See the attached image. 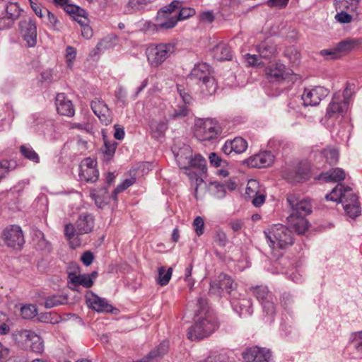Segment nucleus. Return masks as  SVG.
<instances>
[{
  "label": "nucleus",
  "mask_w": 362,
  "mask_h": 362,
  "mask_svg": "<svg viewBox=\"0 0 362 362\" xmlns=\"http://www.w3.org/2000/svg\"><path fill=\"white\" fill-rule=\"evenodd\" d=\"M148 4L146 0H129L124 8L125 13H132L146 8Z\"/></svg>",
  "instance_id": "4c0bfd02"
},
{
  "label": "nucleus",
  "mask_w": 362,
  "mask_h": 362,
  "mask_svg": "<svg viewBox=\"0 0 362 362\" xmlns=\"http://www.w3.org/2000/svg\"><path fill=\"white\" fill-rule=\"evenodd\" d=\"M343 207L346 214L351 218H356L361 214V208L358 202L346 203V201H344Z\"/></svg>",
  "instance_id": "a18cd8bd"
},
{
  "label": "nucleus",
  "mask_w": 362,
  "mask_h": 362,
  "mask_svg": "<svg viewBox=\"0 0 362 362\" xmlns=\"http://www.w3.org/2000/svg\"><path fill=\"white\" fill-rule=\"evenodd\" d=\"M294 300L292 296L289 293H284L281 296V303L282 306L287 309L293 303Z\"/></svg>",
  "instance_id": "774afa93"
},
{
  "label": "nucleus",
  "mask_w": 362,
  "mask_h": 362,
  "mask_svg": "<svg viewBox=\"0 0 362 362\" xmlns=\"http://www.w3.org/2000/svg\"><path fill=\"white\" fill-rule=\"evenodd\" d=\"M245 194L248 198L252 199V204L256 207L262 206L265 202V190L256 180H250L248 181Z\"/></svg>",
  "instance_id": "a211bd4d"
},
{
  "label": "nucleus",
  "mask_w": 362,
  "mask_h": 362,
  "mask_svg": "<svg viewBox=\"0 0 362 362\" xmlns=\"http://www.w3.org/2000/svg\"><path fill=\"white\" fill-rule=\"evenodd\" d=\"M218 279L222 291H226L229 294V297L231 296V293L234 291H238L237 290V284L234 282L233 279L230 276L221 273L218 275Z\"/></svg>",
  "instance_id": "c85d7f7f"
},
{
  "label": "nucleus",
  "mask_w": 362,
  "mask_h": 362,
  "mask_svg": "<svg viewBox=\"0 0 362 362\" xmlns=\"http://www.w3.org/2000/svg\"><path fill=\"white\" fill-rule=\"evenodd\" d=\"M209 191L217 199H223L226 193L225 185L216 181L210 183Z\"/></svg>",
  "instance_id": "c03bdc74"
},
{
  "label": "nucleus",
  "mask_w": 362,
  "mask_h": 362,
  "mask_svg": "<svg viewBox=\"0 0 362 362\" xmlns=\"http://www.w3.org/2000/svg\"><path fill=\"white\" fill-rule=\"evenodd\" d=\"M55 105L57 112L64 116L72 117L74 115V108L71 100H69L63 93L56 96Z\"/></svg>",
  "instance_id": "5701e85b"
},
{
  "label": "nucleus",
  "mask_w": 362,
  "mask_h": 362,
  "mask_svg": "<svg viewBox=\"0 0 362 362\" xmlns=\"http://www.w3.org/2000/svg\"><path fill=\"white\" fill-rule=\"evenodd\" d=\"M223 135L219 122L214 119H199L194 125V136L202 141H214Z\"/></svg>",
  "instance_id": "39448f33"
},
{
  "label": "nucleus",
  "mask_w": 362,
  "mask_h": 362,
  "mask_svg": "<svg viewBox=\"0 0 362 362\" xmlns=\"http://www.w3.org/2000/svg\"><path fill=\"white\" fill-rule=\"evenodd\" d=\"M87 13L83 16H76V21L81 25V35L86 39H90L93 35L92 28L88 25V19L86 16Z\"/></svg>",
  "instance_id": "37998d69"
},
{
  "label": "nucleus",
  "mask_w": 362,
  "mask_h": 362,
  "mask_svg": "<svg viewBox=\"0 0 362 362\" xmlns=\"http://www.w3.org/2000/svg\"><path fill=\"white\" fill-rule=\"evenodd\" d=\"M341 204L344 205V201H346V203H354L358 202V197L355 194L352 190V189L349 187H345L343 185V189L341 190Z\"/></svg>",
  "instance_id": "3c124183"
},
{
  "label": "nucleus",
  "mask_w": 362,
  "mask_h": 362,
  "mask_svg": "<svg viewBox=\"0 0 362 362\" xmlns=\"http://www.w3.org/2000/svg\"><path fill=\"white\" fill-rule=\"evenodd\" d=\"M177 89L180 98H182V104L186 105H189L192 100V96L180 85L177 86Z\"/></svg>",
  "instance_id": "680f3d73"
},
{
  "label": "nucleus",
  "mask_w": 362,
  "mask_h": 362,
  "mask_svg": "<svg viewBox=\"0 0 362 362\" xmlns=\"http://www.w3.org/2000/svg\"><path fill=\"white\" fill-rule=\"evenodd\" d=\"M213 57L217 61H225L232 59V52L229 46L224 43L220 42L212 49Z\"/></svg>",
  "instance_id": "a878e982"
},
{
  "label": "nucleus",
  "mask_w": 362,
  "mask_h": 362,
  "mask_svg": "<svg viewBox=\"0 0 362 362\" xmlns=\"http://www.w3.org/2000/svg\"><path fill=\"white\" fill-rule=\"evenodd\" d=\"M329 94V90L322 86H315L312 88H305L301 95L304 106H315Z\"/></svg>",
  "instance_id": "2eb2a0df"
},
{
  "label": "nucleus",
  "mask_w": 362,
  "mask_h": 362,
  "mask_svg": "<svg viewBox=\"0 0 362 362\" xmlns=\"http://www.w3.org/2000/svg\"><path fill=\"white\" fill-rule=\"evenodd\" d=\"M37 314V309L35 305H25L21 308V315L23 319H32Z\"/></svg>",
  "instance_id": "8fccbe9b"
},
{
  "label": "nucleus",
  "mask_w": 362,
  "mask_h": 362,
  "mask_svg": "<svg viewBox=\"0 0 362 362\" xmlns=\"http://www.w3.org/2000/svg\"><path fill=\"white\" fill-rule=\"evenodd\" d=\"M350 339L357 356L362 357V331L352 333Z\"/></svg>",
  "instance_id": "de8ad7c7"
},
{
  "label": "nucleus",
  "mask_w": 362,
  "mask_h": 362,
  "mask_svg": "<svg viewBox=\"0 0 362 362\" xmlns=\"http://www.w3.org/2000/svg\"><path fill=\"white\" fill-rule=\"evenodd\" d=\"M192 154V151L188 146L179 150L175 155V158L180 168L187 170V164L189 163Z\"/></svg>",
  "instance_id": "2f4dec72"
},
{
  "label": "nucleus",
  "mask_w": 362,
  "mask_h": 362,
  "mask_svg": "<svg viewBox=\"0 0 362 362\" xmlns=\"http://www.w3.org/2000/svg\"><path fill=\"white\" fill-rule=\"evenodd\" d=\"M175 51L173 43H153L146 49L147 62L151 68L161 66Z\"/></svg>",
  "instance_id": "0eeeda50"
},
{
  "label": "nucleus",
  "mask_w": 362,
  "mask_h": 362,
  "mask_svg": "<svg viewBox=\"0 0 362 362\" xmlns=\"http://www.w3.org/2000/svg\"><path fill=\"white\" fill-rule=\"evenodd\" d=\"M222 292L223 291L221 289V286L218 281V279L210 284V288L209 291V293L210 295H214L220 297L221 296Z\"/></svg>",
  "instance_id": "0e129e2a"
},
{
  "label": "nucleus",
  "mask_w": 362,
  "mask_h": 362,
  "mask_svg": "<svg viewBox=\"0 0 362 362\" xmlns=\"http://www.w3.org/2000/svg\"><path fill=\"white\" fill-rule=\"evenodd\" d=\"M94 217L88 213H82L76 220L75 225L67 223L64 226V235L69 241L70 246L75 249L81 244L80 235L88 234L93 230Z\"/></svg>",
  "instance_id": "7ed1b4c3"
},
{
  "label": "nucleus",
  "mask_w": 362,
  "mask_h": 362,
  "mask_svg": "<svg viewBox=\"0 0 362 362\" xmlns=\"http://www.w3.org/2000/svg\"><path fill=\"white\" fill-rule=\"evenodd\" d=\"M271 352L266 349L253 346L243 353L244 362H270Z\"/></svg>",
  "instance_id": "aec40b11"
},
{
  "label": "nucleus",
  "mask_w": 362,
  "mask_h": 362,
  "mask_svg": "<svg viewBox=\"0 0 362 362\" xmlns=\"http://www.w3.org/2000/svg\"><path fill=\"white\" fill-rule=\"evenodd\" d=\"M287 202L291 209V213L289 215L291 218L298 217H305L312 211V206L309 200L303 199H299L295 194H288L287 196Z\"/></svg>",
  "instance_id": "ddd939ff"
},
{
  "label": "nucleus",
  "mask_w": 362,
  "mask_h": 362,
  "mask_svg": "<svg viewBox=\"0 0 362 362\" xmlns=\"http://www.w3.org/2000/svg\"><path fill=\"white\" fill-rule=\"evenodd\" d=\"M229 300L233 309L239 316H250L252 314L253 310L250 298H241L239 291L232 293L231 296L229 297Z\"/></svg>",
  "instance_id": "dca6fc26"
},
{
  "label": "nucleus",
  "mask_w": 362,
  "mask_h": 362,
  "mask_svg": "<svg viewBox=\"0 0 362 362\" xmlns=\"http://www.w3.org/2000/svg\"><path fill=\"white\" fill-rule=\"evenodd\" d=\"M20 152L26 159L35 163H40V156L29 144H23L20 146Z\"/></svg>",
  "instance_id": "ea45409f"
},
{
  "label": "nucleus",
  "mask_w": 362,
  "mask_h": 362,
  "mask_svg": "<svg viewBox=\"0 0 362 362\" xmlns=\"http://www.w3.org/2000/svg\"><path fill=\"white\" fill-rule=\"evenodd\" d=\"M210 75L209 66L206 63L198 64L191 71L189 77L197 83L206 79Z\"/></svg>",
  "instance_id": "bb28decb"
},
{
  "label": "nucleus",
  "mask_w": 362,
  "mask_h": 362,
  "mask_svg": "<svg viewBox=\"0 0 362 362\" xmlns=\"http://www.w3.org/2000/svg\"><path fill=\"white\" fill-rule=\"evenodd\" d=\"M320 55L326 59H339V54H338L337 49L334 46L329 49H322L320 51Z\"/></svg>",
  "instance_id": "4d7b16f0"
},
{
  "label": "nucleus",
  "mask_w": 362,
  "mask_h": 362,
  "mask_svg": "<svg viewBox=\"0 0 362 362\" xmlns=\"http://www.w3.org/2000/svg\"><path fill=\"white\" fill-rule=\"evenodd\" d=\"M5 244L15 250H20L25 243L24 236L21 228L16 225H11L6 228L3 233Z\"/></svg>",
  "instance_id": "4468645a"
},
{
  "label": "nucleus",
  "mask_w": 362,
  "mask_h": 362,
  "mask_svg": "<svg viewBox=\"0 0 362 362\" xmlns=\"http://www.w3.org/2000/svg\"><path fill=\"white\" fill-rule=\"evenodd\" d=\"M189 112L187 105L179 103L175 107H173V109L169 111L168 116L170 119H177L187 116Z\"/></svg>",
  "instance_id": "e433bc0d"
},
{
  "label": "nucleus",
  "mask_w": 362,
  "mask_h": 362,
  "mask_svg": "<svg viewBox=\"0 0 362 362\" xmlns=\"http://www.w3.org/2000/svg\"><path fill=\"white\" fill-rule=\"evenodd\" d=\"M350 95L348 88H346L342 93H335L327 108L326 115L329 118L337 117L339 115L343 116L349 109Z\"/></svg>",
  "instance_id": "1a4fd4ad"
},
{
  "label": "nucleus",
  "mask_w": 362,
  "mask_h": 362,
  "mask_svg": "<svg viewBox=\"0 0 362 362\" xmlns=\"http://www.w3.org/2000/svg\"><path fill=\"white\" fill-rule=\"evenodd\" d=\"M86 300L90 307L98 313H109L112 310V305L105 298L98 296L93 292H90V296L87 297Z\"/></svg>",
  "instance_id": "b1692460"
},
{
  "label": "nucleus",
  "mask_w": 362,
  "mask_h": 362,
  "mask_svg": "<svg viewBox=\"0 0 362 362\" xmlns=\"http://www.w3.org/2000/svg\"><path fill=\"white\" fill-rule=\"evenodd\" d=\"M343 189V185L338 184L329 194H326L325 199L329 201L339 202L341 203V190Z\"/></svg>",
  "instance_id": "603ef678"
},
{
  "label": "nucleus",
  "mask_w": 362,
  "mask_h": 362,
  "mask_svg": "<svg viewBox=\"0 0 362 362\" xmlns=\"http://www.w3.org/2000/svg\"><path fill=\"white\" fill-rule=\"evenodd\" d=\"M17 339L23 342L30 350L37 354H42L44 351V342L40 336L29 329H21L16 332Z\"/></svg>",
  "instance_id": "9b49d317"
},
{
  "label": "nucleus",
  "mask_w": 362,
  "mask_h": 362,
  "mask_svg": "<svg viewBox=\"0 0 362 362\" xmlns=\"http://www.w3.org/2000/svg\"><path fill=\"white\" fill-rule=\"evenodd\" d=\"M19 30L28 47H33L36 45L37 26L32 18L21 20L19 22Z\"/></svg>",
  "instance_id": "f3484780"
},
{
  "label": "nucleus",
  "mask_w": 362,
  "mask_h": 362,
  "mask_svg": "<svg viewBox=\"0 0 362 362\" xmlns=\"http://www.w3.org/2000/svg\"><path fill=\"white\" fill-rule=\"evenodd\" d=\"M195 13L194 8L186 6L182 1L174 0L158 11L157 25L160 29H171L178 21H185L193 16Z\"/></svg>",
  "instance_id": "f03ea898"
},
{
  "label": "nucleus",
  "mask_w": 362,
  "mask_h": 362,
  "mask_svg": "<svg viewBox=\"0 0 362 362\" xmlns=\"http://www.w3.org/2000/svg\"><path fill=\"white\" fill-rule=\"evenodd\" d=\"M247 148V142L242 137L238 136L233 140H227L221 148L222 152L230 156L233 153L240 154L246 151Z\"/></svg>",
  "instance_id": "4be33fe9"
},
{
  "label": "nucleus",
  "mask_w": 362,
  "mask_h": 362,
  "mask_svg": "<svg viewBox=\"0 0 362 362\" xmlns=\"http://www.w3.org/2000/svg\"><path fill=\"white\" fill-rule=\"evenodd\" d=\"M339 12L335 15V20L340 23H349L352 21V16L348 13V11L338 10Z\"/></svg>",
  "instance_id": "bf43d9fd"
},
{
  "label": "nucleus",
  "mask_w": 362,
  "mask_h": 362,
  "mask_svg": "<svg viewBox=\"0 0 362 362\" xmlns=\"http://www.w3.org/2000/svg\"><path fill=\"white\" fill-rule=\"evenodd\" d=\"M78 175L81 180L87 182H95L98 178L99 172L97 169L80 168Z\"/></svg>",
  "instance_id": "58836bf2"
},
{
  "label": "nucleus",
  "mask_w": 362,
  "mask_h": 362,
  "mask_svg": "<svg viewBox=\"0 0 362 362\" xmlns=\"http://www.w3.org/2000/svg\"><path fill=\"white\" fill-rule=\"evenodd\" d=\"M185 170L192 185L194 187V196L198 199V188L204 183L203 176L207 170L206 159L200 154H197L194 157L192 155L187 164V170Z\"/></svg>",
  "instance_id": "423d86ee"
},
{
  "label": "nucleus",
  "mask_w": 362,
  "mask_h": 362,
  "mask_svg": "<svg viewBox=\"0 0 362 362\" xmlns=\"http://www.w3.org/2000/svg\"><path fill=\"white\" fill-rule=\"evenodd\" d=\"M44 12L47 13V20L49 21V26L54 30L58 29L59 21L57 17L47 8H44Z\"/></svg>",
  "instance_id": "052dcab7"
},
{
  "label": "nucleus",
  "mask_w": 362,
  "mask_h": 362,
  "mask_svg": "<svg viewBox=\"0 0 362 362\" xmlns=\"http://www.w3.org/2000/svg\"><path fill=\"white\" fill-rule=\"evenodd\" d=\"M287 219L298 234H303L309 228V223L305 217L296 216L291 220V216H288Z\"/></svg>",
  "instance_id": "f704fd0d"
},
{
  "label": "nucleus",
  "mask_w": 362,
  "mask_h": 362,
  "mask_svg": "<svg viewBox=\"0 0 362 362\" xmlns=\"http://www.w3.org/2000/svg\"><path fill=\"white\" fill-rule=\"evenodd\" d=\"M69 283L71 284L74 286H83L85 288H90L93 281L92 277L88 274L76 275L75 274L70 273L69 274Z\"/></svg>",
  "instance_id": "cd10ccee"
},
{
  "label": "nucleus",
  "mask_w": 362,
  "mask_h": 362,
  "mask_svg": "<svg viewBox=\"0 0 362 362\" xmlns=\"http://www.w3.org/2000/svg\"><path fill=\"white\" fill-rule=\"evenodd\" d=\"M358 45L357 42L353 39H346L338 42L334 47L337 49L340 58L352 51Z\"/></svg>",
  "instance_id": "72a5a7b5"
},
{
  "label": "nucleus",
  "mask_w": 362,
  "mask_h": 362,
  "mask_svg": "<svg viewBox=\"0 0 362 362\" xmlns=\"http://www.w3.org/2000/svg\"><path fill=\"white\" fill-rule=\"evenodd\" d=\"M245 63L249 66H255L261 64L259 59L256 54H246L244 56Z\"/></svg>",
  "instance_id": "69168bd1"
},
{
  "label": "nucleus",
  "mask_w": 362,
  "mask_h": 362,
  "mask_svg": "<svg viewBox=\"0 0 362 362\" xmlns=\"http://www.w3.org/2000/svg\"><path fill=\"white\" fill-rule=\"evenodd\" d=\"M53 3L74 18L75 16H83L86 14V11L83 8L71 4L70 0H53Z\"/></svg>",
  "instance_id": "393cba45"
},
{
  "label": "nucleus",
  "mask_w": 362,
  "mask_h": 362,
  "mask_svg": "<svg viewBox=\"0 0 362 362\" xmlns=\"http://www.w3.org/2000/svg\"><path fill=\"white\" fill-rule=\"evenodd\" d=\"M198 313L200 317L192 325L187 333L191 340H199L209 337L218 327L219 324L216 313L209 306L204 298L197 300Z\"/></svg>",
  "instance_id": "f257e3e1"
},
{
  "label": "nucleus",
  "mask_w": 362,
  "mask_h": 362,
  "mask_svg": "<svg viewBox=\"0 0 362 362\" xmlns=\"http://www.w3.org/2000/svg\"><path fill=\"white\" fill-rule=\"evenodd\" d=\"M334 7L337 11L343 10L348 12L355 11L357 6L350 0H335Z\"/></svg>",
  "instance_id": "09e8293b"
},
{
  "label": "nucleus",
  "mask_w": 362,
  "mask_h": 362,
  "mask_svg": "<svg viewBox=\"0 0 362 362\" xmlns=\"http://www.w3.org/2000/svg\"><path fill=\"white\" fill-rule=\"evenodd\" d=\"M264 234L272 250L285 249L293 243L292 231L282 224L273 225Z\"/></svg>",
  "instance_id": "20e7f679"
},
{
  "label": "nucleus",
  "mask_w": 362,
  "mask_h": 362,
  "mask_svg": "<svg viewBox=\"0 0 362 362\" xmlns=\"http://www.w3.org/2000/svg\"><path fill=\"white\" fill-rule=\"evenodd\" d=\"M168 349V342L163 341L156 349L151 351L147 356V358H154L164 355Z\"/></svg>",
  "instance_id": "864d4df0"
},
{
  "label": "nucleus",
  "mask_w": 362,
  "mask_h": 362,
  "mask_svg": "<svg viewBox=\"0 0 362 362\" xmlns=\"http://www.w3.org/2000/svg\"><path fill=\"white\" fill-rule=\"evenodd\" d=\"M90 107L103 124L109 125L112 123V112L103 100L96 98L91 102Z\"/></svg>",
  "instance_id": "6ab92c4d"
},
{
  "label": "nucleus",
  "mask_w": 362,
  "mask_h": 362,
  "mask_svg": "<svg viewBox=\"0 0 362 362\" xmlns=\"http://www.w3.org/2000/svg\"><path fill=\"white\" fill-rule=\"evenodd\" d=\"M310 177V166L306 163H300L296 172V179L298 182L308 180Z\"/></svg>",
  "instance_id": "a19ab883"
},
{
  "label": "nucleus",
  "mask_w": 362,
  "mask_h": 362,
  "mask_svg": "<svg viewBox=\"0 0 362 362\" xmlns=\"http://www.w3.org/2000/svg\"><path fill=\"white\" fill-rule=\"evenodd\" d=\"M5 11L0 17V30L11 28L21 16L22 9L18 2L7 1Z\"/></svg>",
  "instance_id": "f8f14e48"
},
{
  "label": "nucleus",
  "mask_w": 362,
  "mask_h": 362,
  "mask_svg": "<svg viewBox=\"0 0 362 362\" xmlns=\"http://www.w3.org/2000/svg\"><path fill=\"white\" fill-rule=\"evenodd\" d=\"M254 293L261 303L263 312L267 316V321L272 322L276 313L275 298L266 286H258L255 288Z\"/></svg>",
  "instance_id": "9d476101"
},
{
  "label": "nucleus",
  "mask_w": 362,
  "mask_h": 362,
  "mask_svg": "<svg viewBox=\"0 0 362 362\" xmlns=\"http://www.w3.org/2000/svg\"><path fill=\"white\" fill-rule=\"evenodd\" d=\"M211 165L214 167H220L223 163H226L216 153H211L209 156Z\"/></svg>",
  "instance_id": "338daca9"
},
{
  "label": "nucleus",
  "mask_w": 362,
  "mask_h": 362,
  "mask_svg": "<svg viewBox=\"0 0 362 362\" xmlns=\"http://www.w3.org/2000/svg\"><path fill=\"white\" fill-rule=\"evenodd\" d=\"M320 156L323 157L329 165H335L339 159V153L333 148H325L320 152Z\"/></svg>",
  "instance_id": "79ce46f5"
},
{
  "label": "nucleus",
  "mask_w": 362,
  "mask_h": 362,
  "mask_svg": "<svg viewBox=\"0 0 362 362\" xmlns=\"http://www.w3.org/2000/svg\"><path fill=\"white\" fill-rule=\"evenodd\" d=\"M257 51L260 57L269 59L276 54V47L270 41H264L257 46Z\"/></svg>",
  "instance_id": "7c9ffc66"
},
{
  "label": "nucleus",
  "mask_w": 362,
  "mask_h": 362,
  "mask_svg": "<svg viewBox=\"0 0 362 362\" xmlns=\"http://www.w3.org/2000/svg\"><path fill=\"white\" fill-rule=\"evenodd\" d=\"M76 56V50L74 47L67 46L66 49V60L67 63V66L70 69L73 66L74 61L75 60Z\"/></svg>",
  "instance_id": "13d9d810"
},
{
  "label": "nucleus",
  "mask_w": 362,
  "mask_h": 362,
  "mask_svg": "<svg viewBox=\"0 0 362 362\" xmlns=\"http://www.w3.org/2000/svg\"><path fill=\"white\" fill-rule=\"evenodd\" d=\"M158 272L157 283L162 286H166L171 278L173 269L170 267L166 270L164 267H160L158 268Z\"/></svg>",
  "instance_id": "49530a36"
},
{
  "label": "nucleus",
  "mask_w": 362,
  "mask_h": 362,
  "mask_svg": "<svg viewBox=\"0 0 362 362\" xmlns=\"http://www.w3.org/2000/svg\"><path fill=\"white\" fill-rule=\"evenodd\" d=\"M319 179L326 182H339L345 179V172L341 168H334L321 173Z\"/></svg>",
  "instance_id": "c756f323"
},
{
  "label": "nucleus",
  "mask_w": 362,
  "mask_h": 362,
  "mask_svg": "<svg viewBox=\"0 0 362 362\" xmlns=\"http://www.w3.org/2000/svg\"><path fill=\"white\" fill-rule=\"evenodd\" d=\"M16 164L13 161L4 160L0 162V180L5 176L8 171L13 170Z\"/></svg>",
  "instance_id": "6e6d98bb"
},
{
  "label": "nucleus",
  "mask_w": 362,
  "mask_h": 362,
  "mask_svg": "<svg viewBox=\"0 0 362 362\" xmlns=\"http://www.w3.org/2000/svg\"><path fill=\"white\" fill-rule=\"evenodd\" d=\"M202 92L205 95H211L216 93L217 89V84L215 79L211 76H209L206 79L198 83Z\"/></svg>",
  "instance_id": "473e14b6"
},
{
  "label": "nucleus",
  "mask_w": 362,
  "mask_h": 362,
  "mask_svg": "<svg viewBox=\"0 0 362 362\" xmlns=\"http://www.w3.org/2000/svg\"><path fill=\"white\" fill-rule=\"evenodd\" d=\"M117 144L112 141L105 140L103 153L107 160H110L115 154Z\"/></svg>",
  "instance_id": "5fc2aeb1"
},
{
  "label": "nucleus",
  "mask_w": 362,
  "mask_h": 362,
  "mask_svg": "<svg viewBox=\"0 0 362 362\" xmlns=\"http://www.w3.org/2000/svg\"><path fill=\"white\" fill-rule=\"evenodd\" d=\"M274 160V156L270 151L260 152L250 156L245 160L246 165L250 168H266L269 166Z\"/></svg>",
  "instance_id": "412c9836"
},
{
  "label": "nucleus",
  "mask_w": 362,
  "mask_h": 362,
  "mask_svg": "<svg viewBox=\"0 0 362 362\" xmlns=\"http://www.w3.org/2000/svg\"><path fill=\"white\" fill-rule=\"evenodd\" d=\"M267 78L270 83L281 84L287 81L294 83L297 79L292 70L281 63H273L266 68Z\"/></svg>",
  "instance_id": "6e6552de"
},
{
  "label": "nucleus",
  "mask_w": 362,
  "mask_h": 362,
  "mask_svg": "<svg viewBox=\"0 0 362 362\" xmlns=\"http://www.w3.org/2000/svg\"><path fill=\"white\" fill-rule=\"evenodd\" d=\"M45 307L47 309L67 303L68 298L66 296L55 294L45 298Z\"/></svg>",
  "instance_id": "c9c22d12"
},
{
  "label": "nucleus",
  "mask_w": 362,
  "mask_h": 362,
  "mask_svg": "<svg viewBox=\"0 0 362 362\" xmlns=\"http://www.w3.org/2000/svg\"><path fill=\"white\" fill-rule=\"evenodd\" d=\"M193 226L198 236L203 234L204 222L202 217L197 216L193 221Z\"/></svg>",
  "instance_id": "e2e57ef3"
}]
</instances>
